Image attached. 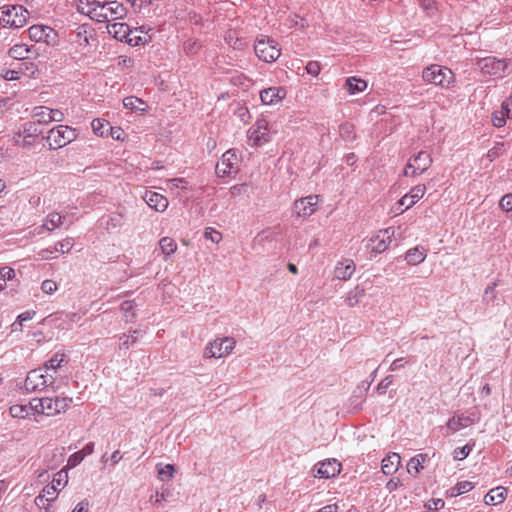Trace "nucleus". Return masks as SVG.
Instances as JSON below:
<instances>
[{
  "label": "nucleus",
  "instance_id": "obj_1",
  "mask_svg": "<svg viewBox=\"0 0 512 512\" xmlns=\"http://www.w3.org/2000/svg\"><path fill=\"white\" fill-rule=\"evenodd\" d=\"M72 402V398L66 396L34 398L30 401V408L35 414L53 417L65 413Z\"/></svg>",
  "mask_w": 512,
  "mask_h": 512
},
{
  "label": "nucleus",
  "instance_id": "obj_2",
  "mask_svg": "<svg viewBox=\"0 0 512 512\" xmlns=\"http://www.w3.org/2000/svg\"><path fill=\"white\" fill-rule=\"evenodd\" d=\"M69 476L65 468L56 474L50 484L45 486L35 498V505L40 509L48 510L51 504L58 498L60 491L68 485Z\"/></svg>",
  "mask_w": 512,
  "mask_h": 512
},
{
  "label": "nucleus",
  "instance_id": "obj_3",
  "mask_svg": "<svg viewBox=\"0 0 512 512\" xmlns=\"http://www.w3.org/2000/svg\"><path fill=\"white\" fill-rule=\"evenodd\" d=\"M422 79L428 84H433L442 89H450L456 83L454 72L446 67L438 64H431L423 69Z\"/></svg>",
  "mask_w": 512,
  "mask_h": 512
},
{
  "label": "nucleus",
  "instance_id": "obj_4",
  "mask_svg": "<svg viewBox=\"0 0 512 512\" xmlns=\"http://www.w3.org/2000/svg\"><path fill=\"white\" fill-rule=\"evenodd\" d=\"M29 12L21 5H4L0 7V26L17 29L26 25Z\"/></svg>",
  "mask_w": 512,
  "mask_h": 512
},
{
  "label": "nucleus",
  "instance_id": "obj_5",
  "mask_svg": "<svg viewBox=\"0 0 512 512\" xmlns=\"http://www.w3.org/2000/svg\"><path fill=\"white\" fill-rule=\"evenodd\" d=\"M272 135L270 122L266 118H258L247 131L248 144L261 147L272 140Z\"/></svg>",
  "mask_w": 512,
  "mask_h": 512
},
{
  "label": "nucleus",
  "instance_id": "obj_6",
  "mask_svg": "<svg viewBox=\"0 0 512 512\" xmlns=\"http://www.w3.org/2000/svg\"><path fill=\"white\" fill-rule=\"evenodd\" d=\"M254 50L257 57L267 63L276 61L281 54L278 44L264 35H260L256 38Z\"/></svg>",
  "mask_w": 512,
  "mask_h": 512
},
{
  "label": "nucleus",
  "instance_id": "obj_7",
  "mask_svg": "<svg viewBox=\"0 0 512 512\" xmlns=\"http://www.w3.org/2000/svg\"><path fill=\"white\" fill-rule=\"evenodd\" d=\"M77 137L76 130L67 125H58L53 127L47 135V142L51 149L62 148Z\"/></svg>",
  "mask_w": 512,
  "mask_h": 512
},
{
  "label": "nucleus",
  "instance_id": "obj_8",
  "mask_svg": "<svg viewBox=\"0 0 512 512\" xmlns=\"http://www.w3.org/2000/svg\"><path fill=\"white\" fill-rule=\"evenodd\" d=\"M395 231L392 227L379 230L367 242L366 248L370 256H376L388 249L394 238Z\"/></svg>",
  "mask_w": 512,
  "mask_h": 512
},
{
  "label": "nucleus",
  "instance_id": "obj_9",
  "mask_svg": "<svg viewBox=\"0 0 512 512\" xmlns=\"http://www.w3.org/2000/svg\"><path fill=\"white\" fill-rule=\"evenodd\" d=\"M432 163L433 158L431 154L426 151H420L408 160L403 173L409 177L419 176L426 172Z\"/></svg>",
  "mask_w": 512,
  "mask_h": 512
},
{
  "label": "nucleus",
  "instance_id": "obj_10",
  "mask_svg": "<svg viewBox=\"0 0 512 512\" xmlns=\"http://www.w3.org/2000/svg\"><path fill=\"white\" fill-rule=\"evenodd\" d=\"M236 346L232 337L217 338L207 344L204 349L205 358H222L229 355Z\"/></svg>",
  "mask_w": 512,
  "mask_h": 512
},
{
  "label": "nucleus",
  "instance_id": "obj_11",
  "mask_svg": "<svg viewBox=\"0 0 512 512\" xmlns=\"http://www.w3.org/2000/svg\"><path fill=\"white\" fill-rule=\"evenodd\" d=\"M54 376L46 373L42 368L31 370L25 379L24 387L28 392L41 391L54 383Z\"/></svg>",
  "mask_w": 512,
  "mask_h": 512
},
{
  "label": "nucleus",
  "instance_id": "obj_12",
  "mask_svg": "<svg viewBox=\"0 0 512 512\" xmlns=\"http://www.w3.org/2000/svg\"><path fill=\"white\" fill-rule=\"evenodd\" d=\"M319 200L318 195L297 199L293 203V213L297 218L307 219L317 211Z\"/></svg>",
  "mask_w": 512,
  "mask_h": 512
},
{
  "label": "nucleus",
  "instance_id": "obj_13",
  "mask_svg": "<svg viewBox=\"0 0 512 512\" xmlns=\"http://www.w3.org/2000/svg\"><path fill=\"white\" fill-rule=\"evenodd\" d=\"M77 10L96 22H103V3L96 0H78Z\"/></svg>",
  "mask_w": 512,
  "mask_h": 512
},
{
  "label": "nucleus",
  "instance_id": "obj_14",
  "mask_svg": "<svg viewBox=\"0 0 512 512\" xmlns=\"http://www.w3.org/2000/svg\"><path fill=\"white\" fill-rule=\"evenodd\" d=\"M37 136V129L34 123L23 124L13 136L15 145L20 147H29L33 145Z\"/></svg>",
  "mask_w": 512,
  "mask_h": 512
},
{
  "label": "nucleus",
  "instance_id": "obj_15",
  "mask_svg": "<svg viewBox=\"0 0 512 512\" xmlns=\"http://www.w3.org/2000/svg\"><path fill=\"white\" fill-rule=\"evenodd\" d=\"M342 469L341 463L336 459H326L314 467V476L322 479H329L337 476Z\"/></svg>",
  "mask_w": 512,
  "mask_h": 512
},
{
  "label": "nucleus",
  "instance_id": "obj_16",
  "mask_svg": "<svg viewBox=\"0 0 512 512\" xmlns=\"http://www.w3.org/2000/svg\"><path fill=\"white\" fill-rule=\"evenodd\" d=\"M238 162L239 159L235 151H226L216 165V174L219 177H224L231 174L236 170Z\"/></svg>",
  "mask_w": 512,
  "mask_h": 512
},
{
  "label": "nucleus",
  "instance_id": "obj_17",
  "mask_svg": "<svg viewBox=\"0 0 512 512\" xmlns=\"http://www.w3.org/2000/svg\"><path fill=\"white\" fill-rule=\"evenodd\" d=\"M477 65L484 74L493 76L502 74L508 66L506 60L495 57L483 58L478 61Z\"/></svg>",
  "mask_w": 512,
  "mask_h": 512
},
{
  "label": "nucleus",
  "instance_id": "obj_18",
  "mask_svg": "<svg viewBox=\"0 0 512 512\" xmlns=\"http://www.w3.org/2000/svg\"><path fill=\"white\" fill-rule=\"evenodd\" d=\"M127 10L122 3L118 1H109L103 3V22H113L123 19Z\"/></svg>",
  "mask_w": 512,
  "mask_h": 512
},
{
  "label": "nucleus",
  "instance_id": "obj_19",
  "mask_svg": "<svg viewBox=\"0 0 512 512\" xmlns=\"http://www.w3.org/2000/svg\"><path fill=\"white\" fill-rule=\"evenodd\" d=\"M107 31L115 39L133 45V39L131 38V29L129 25L122 22L113 21L107 25Z\"/></svg>",
  "mask_w": 512,
  "mask_h": 512
},
{
  "label": "nucleus",
  "instance_id": "obj_20",
  "mask_svg": "<svg viewBox=\"0 0 512 512\" xmlns=\"http://www.w3.org/2000/svg\"><path fill=\"white\" fill-rule=\"evenodd\" d=\"M286 97V90L280 86L269 87L260 92V99L264 105H277Z\"/></svg>",
  "mask_w": 512,
  "mask_h": 512
},
{
  "label": "nucleus",
  "instance_id": "obj_21",
  "mask_svg": "<svg viewBox=\"0 0 512 512\" xmlns=\"http://www.w3.org/2000/svg\"><path fill=\"white\" fill-rule=\"evenodd\" d=\"M426 193V186L424 184H418L410 189L408 193L401 197L399 204L405 206V209H409L414 206Z\"/></svg>",
  "mask_w": 512,
  "mask_h": 512
},
{
  "label": "nucleus",
  "instance_id": "obj_22",
  "mask_svg": "<svg viewBox=\"0 0 512 512\" xmlns=\"http://www.w3.org/2000/svg\"><path fill=\"white\" fill-rule=\"evenodd\" d=\"M143 199L149 205V207L155 209L158 212H163L168 207L167 198L162 194L154 191H146Z\"/></svg>",
  "mask_w": 512,
  "mask_h": 512
},
{
  "label": "nucleus",
  "instance_id": "obj_23",
  "mask_svg": "<svg viewBox=\"0 0 512 512\" xmlns=\"http://www.w3.org/2000/svg\"><path fill=\"white\" fill-rule=\"evenodd\" d=\"M475 423V418L472 416H466L464 414L455 415L447 422V428L455 433L463 428L472 426Z\"/></svg>",
  "mask_w": 512,
  "mask_h": 512
},
{
  "label": "nucleus",
  "instance_id": "obj_24",
  "mask_svg": "<svg viewBox=\"0 0 512 512\" xmlns=\"http://www.w3.org/2000/svg\"><path fill=\"white\" fill-rule=\"evenodd\" d=\"M401 465V457L397 453H390L382 460V472L385 475L394 474Z\"/></svg>",
  "mask_w": 512,
  "mask_h": 512
},
{
  "label": "nucleus",
  "instance_id": "obj_25",
  "mask_svg": "<svg viewBox=\"0 0 512 512\" xmlns=\"http://www.w3.org/2000/svg\"><path fill=\"white\" fill-rule=\"evenodd\" d=\"M355 272V264L352 260H344L335 267L334 275L339 280H348Z\"/></svg>",
  "mask_w": 512,
  "mask_h": 512
},
{
  "label": "nucleus",
  "instance_id": "obj_26",
  "mask_svg": "<svg viewBox=\"0 0 512 512\" xmlns=\"http://www.w3.org/2000/svg\"><path fill=\"white\" fill-rule=\"evenodd\" d=\"M507 497L506 488L499 486L494 489H491L484 497V502L486 505H498L505 501Z\"/></svg>",
  "mask_w": 512,
  "mask_h": 512
},
{
  "label": "nucleus",
  "instance_id": "obj_27",
  "mask_svg": "<svg viewBox=\"0 0 512 512\" xmlns=\"http://www.w3.org/2000/svg\"><path fill=\"white\" fill-rule=\"evenodd\" d=\"M429 455L427 453H420L412 457L407 463V472L410 475H417L422 469L423 464L429 461Z\"/></svg>",
  "mask_w": 512,
  "mask_h": 512
},
{
  "label": "nucleus",
  "instance_id": "obj_28",
  "mask_svg": "<svg viewBox=\"0 0 512 512\" xmlns=\"http://www.w3.org/2000/svg\"><path fill=\"white\" fill-rule=\"evenodd\" d=\"M52 29L43 25H33L28 29L30 39L40 42L47 41Z\"/></svg>",
  "mask_w": 512,
  "mask_h": 512
},
{
  "label": "nucleus",
  "instance_id": "obj_29",
  "mask_svg": "<svg viewBox=\"0 0 512 512\" xmlns=\"http://www.w3.org/2000/svg\"><path fill=\"white\" fill-rule=\"evenodd\" d=\"M405 259L410 265H418L426 259V251L424 248L416 246L406 252Z\"/></svg>",
  "mask_w": 512,
  "mask_h": 512
},
{
  "label": "nucleus",
  "instance_id": "obj_30",
  "mask_svg": "<svg viewBox=\"0 0 512 512\" xmlns=\"http://www.w3.org/2000/svg\"><path fill=\"white\" fill-rule=\"evenodd\" d=\"M123 106L126 109L137 112H146L148 105L144 100L135 96H128L123 99Z\"/></svg>",
  "mask_w": 512,
  "mask_h": 512
},
{
  "label": "nucleus",
  "instance_id": "obj_31",
  "mask_svg": "<svg viewBox=\"0 0 512 512\" xmlns=\"http://www.w3.org/2000/svg\"><path fill=\"white\" fill-rule=\"evenodd\" d=\"M345 87L349 94L354 95L363 92L367 88V82L361 78L349 77L346 79Z\"/></svg>",
  "mask_w": 512,
  "mask_h": 512
},
{
  "label": "nucleus",
  "instance_id": "obj_32",
  "mask_svg": "<svg viewBox=\"0 0 512 512\" xmlns=\"http://www.w3.org/2000/svg\"><path fill=\"white\" fill-rule=\"evenodd\" d=\"M225 42L233 47L234 49L241 50L246 46V42L239 37V34L236 30L230 29L226 32L224 37Z\"/></svg>",
  "mask_w": 512,
  "mask_h": 512
},
{
  "label": "nucleus",
  "instance_id": "obj_33",
  "mask_svg": "<svg viewBox=\"0 0 512 512\" xmlns=\"http://www.w3.org/2000/svg\"><path fill=\"white\" fill-rule=\"evenodd\" d=\"M32 117L40 124L51 123V109L46 106L35 107L32 111Z\"/></svg>",
  "mask_w": 512,
  "mask_h": 512
},
{
  "label": "nucleus",
  "instance_id": "obj_34",
  "mask_svg": "<svg viewBox=\"0 0 512 512\" xmlns=\"http://www.w3.org/2000/svg\"><path fill=\"white\" fill-rule=\"evenodd\" d=\"M109 127L110 123L102 118L93 119L91 122L92 131L98 137L107 136Z\"/></svg>",
  "mask_w": 512,
  "mask_h": 512
},
{
  "label": "nucleus",
  "instance_id": "obj_35",
  "mask_svg": "<svg viewBox=\"0 0 512 512\" xmlns=\"http://www.w3.org/2000/svg\"><path fill=\"white\" fill-rule=\"evenodd\" d=\"M66 355L64 353L54 354L48 361L45 362L43 370L47 373L48 371H56L61 367L63 362H66Z\"/></svg>",
  "mask_w": 512,
  "mask_h": 512
},
{
  "label": "nucleus",
  "instance_id": "obj_36",
  "mask_svg": "<svg viewBox=\"0 0 512 512\" xmlns=\"http://www.w3.org/2000/svg\"><path fill=\"white\" fill-rule=\"evenodd\" d=\"M30 411V403L28 405L15 404L9 408V413L13 418L24 419L29 416Z\"/></svg>",
  "mask_w": 512,
  "mask_h": 512
},
{
  "label": "nucleus",
  "instance_id": "obj_37",
  "mask_svg": "<svg viewBox=\"0 0 512 512\" xmlns=\"http://www.w3.org/2000/svg\"><path fill=\"white\" fill-rule=\"evenodd\" d=\"M159 245H160V249H161L162 253L165 256H170V255L174 254L177 250V243L175 242L174 239H172L170 237L161 238Z\"/></svg>",
  "mask_w": 512,
  "mask_h": 512
},
{
  "label": "nucleus",
  "instance_id": "obj_38",
  "mask_svg": "<svg viewBox=\"0 0 512 512\" xmlns=\"http://www.w3.org/2000/svg\"><path fill=\"white\" fill-rule=\"evenodd\" d=\"M30 50L25 44H15L9 49V55L10 57L17 59V60H23L28 57Z\"/></svg>",
  "mask_w": 512,
  "mask_h": 512
},
{
  "label": "nucleus",
  "instance_id": "obj_39",
  "mask_svg": "<svg viewBox=\"0 0 512 512\" xmlns=\"http://www.w3.org/2000/svg\"><path fill=\"white\" fill-rule=\"evenodd\" d=\"M91 34L88 33L87 28L82 25L79 26L75 32V42L81 46L86 47L90 44Z\"/></svg>",
  "mask_w": 512,
  "mask_h": 512
},
{
  "label": "nucleus",
  "instance_id": "obj_40",
  "mask_svg": "<svg viewBox=\"0 0 512 512\" xmlns=\"http://www.w3.org/2000/svg\"><path fill=\"white\" fill-rule=\"evenodd\" d=\"M474 488V485L470 481L458 482L454 487L450 489V496L457 497L461 494L467 493Z\"/></svg>",
  "mask_w": 512,
  "mask_h": 512
},
{
  "label": "nucleus",
  "instance_id": "obj_41",
  "mask_svg": "<svg viewBox=\"0 0 512 512\" xmlns=\"http://www.w3.org/2000/svg\"><path fill=\"white\" fill-rule=\"evenodd\" d=\"M158 478L161 481H170L175 472V467L172 464H166L164 466L158 464L157 466Z\"/></svg>",
  "mask_w": 512,
  "mask_h": 512
},
{
  "label": "nucleus",
  "instance_id": "obj_42",
  "mask_svg": "<svg viewBox=\"0 0 512 512\" xmlns=\"http://www.w3.org/2000/svg\"><path fill=\"white\" fill-rule=\"evenodd\" d=\"M62 224V217L57 212L49 213L47 216V219L44 223V226L49 230L52 231L56 228H58Z\"/></svg>",
  "mask_w": 512,
  "mask_h": 512
},
{
  "label": "nucleus",
  "instance_id": "obj_43",
  "mask_svg": "<svg viewBox=\"0 0 512 512\" xmlns=\"http://www.w3.org/2000/svg\"><path fill=\"white\" fill-rule=\"evenodd\" d=\"M506 114L500 109L492 113V123L495 127L501 128L506 124Z\"/></svg>",
  "mask_w": 512,
  "mask_h": 512
},
{
  "label": "nucleus",
  "instance_id": "obj_44",
  "mask_svg": "<svg viewBox=\"0 0 512 512\" xmlns=\"http://www.w3.org/2000/svg\"><path fill=\"white\" fill-rule=\"evenodd\" d=\"M504 152H505L504 143H496V145L494 147H492L490 150H488L487 158L489 159V161L492 162L495 159H497L498 157H500Z\"/></svg>",
  "mask_w": 512,
  "mask_h": 512
},
{
  "label": "nucleus",
  "instance_id": "obj_45",
  "mask_svg": "<svg viewBox=\"0 0 512 512\" xmlns=\"http://www.w3.org/2000/svg\"><path fill=\"white\" fill-rule=\"evenodd\" d=\"M84 460V457L82 454L77 451L69 456L66 466L64 467L66 471L68 472V469L74 468L78 464H80Z\"/></svg>",
  "mask_w": 512,
  "mask_h": 512
},
{
  "label": "nucleus",
  "instance_id": "obj_46",
  "mask_svg": "<svg viewBox=\"0 0 512 512\" xmlns=\"http://www.w3.org/2000/svg\"><path fill=\"white\" fill-rule=\"evenodd\" d=\"M204 237L213 243H219L222 240V234L211 227L205 229Z\"/></svg>",
  "mask_w": 512,
  "mask_h": 512
},
{
  "label": "nucleus",
  "instance_id": "obj_47",
  "mask_svg": "<svg viewBox=\"0 0 512 512\" xmlns=\"http://www.w3.org/2000/svg\"><path fill=\"white\" fill-rule=\"evenodd\" d=\"M472 450V446L465 445L463 447H457L453 452V457L455 460H463L465 459Z\"/></svg>",
  "mask_w": 512,
  "mask_h": 512
},
{
  "label": "nucleus",
  "instance_id": "obj_48",
  "mask_svg": "<svg viewBox=\"0 0 512 512\" xmlns=\"http://www.w3.org/2000/svg\"><path fill=\"white\" fill-rule=\"evenodd\" d=\"M499 206L502 210L512 215V193L504 195L499 202Z\"/></svg>",
  "mask_w": 512,
  "mask_h": 512
},
{
  "label": "nucleus",
  "instance_id": "obj_49",
  "mask_svg": "<svg viewBox=\"0 0 512 512\" xmlns=\"http://www.w3.org/2000/svg\"><path fill=\"white\" fill-rule=\"evenodd\" d=\"M15 277L16 272L13 268L7 266L0 268V278H2L5 283L15 279Z\"/></svg>",
  "mask_w": 512,
  "mask_h": 512
},
{
  "label": "nucleus",
  "instance_id": "obj_50",
  "mask_svg": "<svg viewBox=\"0 0 512 512\" xmlns=\"http://www.w3.org/2000/svg\"><path fill=\"white\" fill-rule=\"evenodd\" d=\"M110 136L117 141H124L125 140V132L121 127H112L110 126L109 129Z\"/></svg>",
  "mask_w": 512,
  "mask_h": 512
},
{
  "label": "nucleus",
  "instance_id": "obj_51",
  "mask_svg": "<svg viewBox=\"0 0 512 512\" xmlns=\"http://www.w3.org/2000/svg\"><path fill=\"white\" fill-rule=\"evenodd\" d=\"M308 74L318 76L321 71V65L318 61H309L305 67Z\"/></svg>",
  "mask_w": 512,
  "mask_h": 512
},
{
  "label": "nucleus",
  "instance_id": "obj_52",
  "mask_svg": "<svg viewBox=\"0 0 512 512\" xmlns=\"http://www.w3.org/2000/svg\"><path fill=\"white\" fill-rule=\"evenodd\" d=\"M41 289L46 294H52L57 290V283L54 280H44L41 285Z\"/></svg>",
  "mask_w": 512,
  "mask_h": 512
},
{
  "label": "nucleus",
  "instance_id": "obj_53",
  "mask_svg": "<svg viewBox=\"0 0 512 512\" xmlns=\"http://www.w3.org/2000/svg\"><path fill=\"white\" fill-rule=\"evenodd\" d=\"M186 181L183 178H174L168 180V187L170 190L185 188Z\"/></svg>",
  "mask_w": 512,
  "mask_h": 512
},
{
  "label": "nucleus",
  "instance_id": "obj_54",
  "mask_svg": "<svg viewBox=\"0 0 512 512\" xmlns=\"http://www.w3.org/2000/svg\"><path fill=\"white\" fill-rule=\"evenodd\" d=\"M501 109L505 112L507 118H512V96L502 102Z\"/></svg>",
  "mask_w": 512,
  "mask_h": 512
},
{
  "label": "nucleus",
  "instance_id": "obj_55",
  "mask_svg": "<svg viewBox=\"0 0 512 512\" xmlns=\"http://www.w3.org/2000/svg\"><path fill=\"white\" fill-rule=\"evenodd\" d=\"M199 47V44L193 40H188L184 43V51L188 54L195 53Z\"/></svg>",
  "mask_w": 512,
  "mask_h": 512
},
{
  "label": "nucleus",
  "instance_id": "obj_56",
  "mask_svg": "<svg viewBox=\"0 0 512 512\" xmlns=\"http://www.w3.org/2000/svg\"><path fill=\"white\" fill-rule=\"evenodd\" d=\"M419 2L426 11L434 12L437 9L435 0H419Z\"/></svg>",
  "mask_w": 512,
  "mask_h": 512
},
{
  "label": "nucleus",
  "instance_id": "obj_57",
  "mask_svg": "<svg viewBox=\"0 0 512 512\" xmlns=\"http://www.w3.org/2000/svg\"><path fill=\"white\" fill-rule=\"evenodd\" d=\"M34 315H35L34 311L23 312L18 316L17 321H18L19 325L21 326L23 324V322L31 320L34 317Z\"/></svg>",
  "mask_w": 512,
  "mask_h": 512
},
{
  "label": "nucleus",
  "instance_id": "obj_58",
  "mask_svg": "<svg viewBox=\"0 0 512 512\" xmlns=\"http://www.w3.org/2000/svg\"><path fill=\"white\" fill-rule=\"evenodd\" d=\"M3 78L8 81L19 79V71L18 70H6L3 73Z\"/></svg>",
  "mask_w": 512,
  "mask_h": 512
},
{
  "label": "nucleus",
  "instance_id": "obj_59",
  "mask_svg": "<svg viewBox=\"0 0 512 512\" xmlns=\"http://www.w3.org/2000/svg\"><path fill=\"white\" fill-rule=\"evenodd\" d=\"M64 120V113L59 109H51V122H62Z\"/></svg>",
  "mask_w": 512,
  "mask_h": 512
},
{
  "label": "nucleus",
  "instance_id": "obj_60",
  "mask_svg": "<svg viewBox=\"0 0 512 512\" xmlns=\"http://www.w3.org/2000/svg\"><path fill=\"white\" fill-rule=\"evenodd\" d=\"M432 506V510L437 512L438 509H441L444 507L445 503L442 499H432L429 501L428 506Z\"/></svg>",
  "mask_w": 512,
  "mask_h": 512
},
{
  "label": "nucleus",
  "instance_id": "obj_61",
  "mask_svg": "<svg viewBox=\"0 0 512 512\" xmlns=\"http://www.w3.org/2000/svg\"><path fill=\"white\" fill-rule=\"evenodd\" d=\"M93 451H94V443L89 442L79 452L85 458L86 456L91 455L93 453Z\"/></svg>",
  "mask_w": 512,
  "mask_h": 512
},
{
  "label": "nucleus",
  "instance_id": "obj_62",
  "mask_svg": "<svg viewBox=\"0 0 512 512\" xmlns=\"http://www.w3.org/2000/svg\"><path fill=\"white\" fill-rule=\"evenodd\" d=\"M89 502L87 500H83L79 502L72 512H86L88 510Z\"/></svg>",
  "mask_w": 512,
  "mask_h": 512
},
{
  "label": "nucleus",
  "instance_id": "obj_63",
  "mask_svg": "<svg viewBox=\"0 0 512 512\" xmlns=\"http://www.w3.org/2000/svg\"><path fill=\"white\" fill-rule=\"evenodd\" d=\"M134 303L133 301H124L122 304H121V308L123 311L125 312H131L132 315H134Z\"/></svg>",
  "mask_w": 512,
  "mask_h": 512
},
{
  "label": "nucleus",
  "instance_id": "obj_64",
  "mask_svg": "<svg viewBox=\"0 0 512 512\" xmlns=\"http://www.w3.org/2000/svg\"><path fill=\"white\" fill-rule=\"evenodd\" d=\"M338 506L336 504H330L327 505L321 509H319L317 512H337Z\"/></svg>",
  "mask_w": 512,
  "mask_h": 512
}]
</instances>
